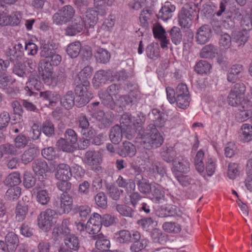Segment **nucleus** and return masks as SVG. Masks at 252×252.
<instances>
[{"mask_svg": "<svg viewBox=\"0 0 252 252\" xmlns=\"http://www.w3.org/2000/svg\"><path fill=\"white\" fill-rule=\"evenodd\" d=\"M23 47L22 44L18 43L16 44L9 51V55L11 56L10 59L12 61L15 60L18 61L23 57Z\"/></svg>", "mask_w": 252, "mask_h": 252, "instance_id": "nucleus-47", "label": "nucleus"}, {"mask_svg": "<svg viewBox=\"0 0 252 252\" xmlns=\"http://www.w3.org/2000/svg\"><path fill=\"white\" fill-rule=\"evenodd\" d=\"M75 14V10L70 5H65L55 13L52 17L53 23L62 25L69 21Z\"/></svg>", "mask_w": 252, "mask_h": 252, "instance_id": "nucleus-10", "label": "nucleus"}, {"mask_svg": "<svg viewBox=\"0 0 252 252\" xmlns=\"http://www.w3.org/2000/svg\"><path fill=\"white\" fill-rule=\"evenodd\" d=\"M13 72L15 75L23 78L27 77L29 74V71L27 69L26 64L21 62H18L14 64Z\"/></svg>", "mask_w": 252, "mask_h": 252, "instance_id": "nucleus-49", "label": "nucleus"}, {"mask_svg": "<svg viewBox=\"0 0 252 252\" xmlns=\"http://www.w3.org/2000/svg\"><path fill=\"white\" fill-rule=\"evenodd\" d=\"M116 22V16L110 14L107 18H106L103 24L97 29V32L100 35H103L109 33L112 30Z\"/></svg>", "mask_w": 252, "mask_h": 252, "instance_id": "nucleus-26", "label": "nucleus"}, {"mask_svg": "<svg viewBox=\"0 0 252 252\" xmlns=\"http://www.w3.org/2000/svg\"><path fill=\"white\" fill-rule=\"evenodd\" d=\"M95 57L98 62L105 63L109 61L110 58V54L107 50L103 48H99L97 51Z\"/></svg>", "mask_w": 252, "mask_h": 252, "instance_id": "nucleus-59", "label": "nucleus"}, {"mask_svg": "<svg viewBox=\"0 0 252 252\" xmlns=\"http://www.w3.org/2000/svg\"><path fill=\"white\" fill-rule=\"evenodd\" d=\"M192 18L191 11L183 8L178 15L179 25L182 27L189 28L192 24Z\"/></svg>", "mask_w": 252, "mask_h": 252, "instance_id": "nucleus-27", "label": "nucleus"}, {"mask_svg": "<svg viewBox=\"0 0 252 252\" xmlns=\"http://www.w3.org/2000/svg\"><path fill=\"white\" fill-rule=\"evenodd\" d=\"M172 170L175 175L179 173H186L189 171V163L185 158H177L173 160Z\"/></svg>", "mask_w": 252, "mask_h": 252, "instance_id": "nucleus-21", "label": "nucleus"}, {"mask_svg": "<svg viewBox=\"0 0 252 252\" xmlns=\"http://www.w3.org/2000/svg\"><path fill=\"white\" fill-rule=\"evenodd\" d=\"M55 176L58 180H69L72 176L70 167L66 164H60L57 168Z\"/></svg>", "mask_w": 252, "mask_h": 252, "instance_id": "nucleus-30", "label": "nucleus"}, {"mask_svg": "<svg viewBox=\"0 0 252 252\" xmlns=\"http://www.w3.org/2000/svg\"><path fill=\"white\" fill-rule=\"evenodd\" d=\"M78 128L82 135L87 138H92L95 134V130L90 126L88 119L85 116L78 119Z\"/></svg>", "mask_w": 252, "mask_h": 252, "instance_id": "nucleus-22", "label": "nucleus"}, {"mask_svg": "<svg viewBox=\"0 0 252 252\" xmlns=\"http://www.w3.org/2000/svg\"><path fill=\"white\" fill-rule=\"evenodd\" d=\"M21 189L19 187L9 188L5 193V197L10 200H17L21 195Z\"/></svg>", "mask_w": 252, "mask_h": 252, "instance_id": "nucleus-56", "label": "nucleus"}, {"mask_svg": "<svg viewBox=\"0 0 252 252\" xmlns=\"http://www.w3.org/2000/svg\"><path fill=\"white\" fill-rule=\"evenodd\" d=\"M21 182L20 174L17 172H14L8 175L4 181L6 185L13 187H17V186Z\"/></svg>", "mask_w": 252, "mask_h": 252, "instance_id": "nucleus-53", "label": "nucleus"}, {"mask_svg": "<svg viewBox=\"0 0 252 252\" xmlns=\"http://www.w3.org/2000/svg\"><path fill=\"white\" fill-rule=\"evenodd\" d=\"M240 172L238 164L231 162L228 164L227 175L230 179H236L239 175Z\"/></svg>", "mask_w": 252, "mask_h": 252, "instance_id": "nucleus-55", "label": "nucleus"}, {"mask_svg": "<svg viewBox=\"0 0 252 252\" xmlns=\"http://www.w3.org/2000/svg\"><path fill=\"white\" fill-rule=\"evenodd\" d=\"M167 98L168 101L172 104L176 102L177 105L180 108L185 109L189 106V94L175 96V91L171 87L166 88Z\"/></svg>", "mask_w": 252, "mask_h": 252, "instance_id": "nucleus-14", "label": "nucleus"}, {"mask_svg": "<svg viewBox=\"0 0 252 252\" xmlns=\"http://www.w3.org/2000/svg\"><path fill=\"white\" fill-rule=\"evenodd\" d=\"M28 211V206L24 203L19 202L15 210L16 219L18 221L23 220Z\"/></svg>", "mask_w": 252, "mask_h": 252, "instance_id": "nucleus-50", "label": "nucleus"}, {"mask_svg": "<svg viewBox=\"0 0 252 252\" xmlns=\"http://www.w3.org/2000/svg\"><path fill=\"white\" fill-rule=\"evenodd\" d=\"M101 216L98 213H94L90 217L86 223V232L92 235L94 239H96L97 235L100 232L102 226Z\"/></svg>", "mask_w": 252, "mask_h": 252, "instance_id": "nucleus-11", "label": "nucleus"}, {"mask_svg": "<svg viewBox=\"0 0 252 252\" xmlns=\"http://www.w3.org/2000/svg\"><path fill=\"white\" fill-rule=\"evenodd\" d=\"M121 87L119 84L110 85L106 92L100 91L98 94L102 103L111 109H115L114 99L120 95Z\"/></svg>", "mask_w": 252, "mask_h": 252, "instance_id": "nucleus-4", "label": "nucleus"}, {"mask_svg": "<svg viewBox=\"0 0 252 252\" xmlns=\"http://www.w3.org/2000/svg\"><path fill=\"white\" fill-rule=\"evenodd\" d=\"M94 4L97 11L93 9H88L83 20V24L86 29L94 27L98 21L97 15L104 16L108 11L105 0H94Z\"/></svg>", "mask_w": 252, "mask_h": 252, "instance_id": "nucleus-2", "label": "nucleus"}, {"mask_svg": "<svg viewBox=\"0 0 252 252\" xmlns=\"http://www.w3.org/2000/svg\"><path fill=\"white\" fill-rule=\"evenodd\" d=\"M158 217L161 218L168 217H177L183 218L186 220L188 216L185 210L176 206L170 205L165 210L162 209L161 212L158 214Z\"/></svg>", "mask_w": 252, "mask_h": 252, "instance_id": "nucleus-17", "label": "nucleus"}, {"mask_svg": "<svg viewBox=\"0 0 252 252\" xmlns=\"http://www.w3.org/2000/svg\"><path fill=\"white\" fill-rule=\"evenodd\" d=\"M136 152L135 147L129 142L125 141L123 142V145L120 147L119 151V154L122 157L134 156Z\"/></svg>", "mask_w": 252, "mask_h": 252, "instance_id": "nucleus-36", "label": "nucleus"}, {"mask_svg": "<svg viewBox=\"0 0 252 252\" xmlns=\"http://www.w3.org/2000/svg\"><path fill=\"white\" fill-rule=\"evenodd\" d=\"M23 47L22 44L18 43L16 44L9 51V55L11 56L10 59L12 61L15 60L18 61L23 57Z\"/></svg>", "mask_w": 252, "mask_h": 252, "instance_id": "nucleus-48", "label": "nucleus"}, {"mask_svg": "<svg viewBox=\"0 0 252 252\" xmlns=\"http://www.w3.org/2000/svg\"><path fill=\"white\" fill-rule=\"evenodd\" d=\"M8 252H15L19 243L18 236L13 232L8 233L5 238Z\"/></svg>", "mask_w": 252, "mask_h": 252, "instance_id": "nucleus-31", "label": "nucleus"}, {"mask_svg": "<svg viewBox=\"0 0 252 252\" xmlns=\"http://www.w3.org/2000/svg\"><path fill=\"white\" fill-rule=\"evenodd\" d=\"M41 87V82L36 77L33 76H30L24 89L25 95L29 96H35L37 94L34 92V91L39 90Z\"/></svg>", "mask_w": 252, "mask_h": 252, "instance_id": "nucleus-20", "label": "nucleus"}, {"mask_svg": "<svg viewBox=\"0 0 252 252\" xmlns=\"http://www.w3.org/2000/svg\"><path fill=\"white\" fill-rule=\"evenodd\" d=\"M162 228L167 232L178 233L181 230V225L172 221L164 222L162 225Z\"/></svg>", "mask_w": 252, "mask_h": 252, "instance_id": "nucleus-60", "label": "nucleus"}, {"mask_svg": "<svg viewBox=\"0 0 252 252\" xmlns=\"http://www.w3.org/2000/svg\"><path fill=\"white\" fill-rule=\"evenodd\" d=\"M115 108L118 106L120 108H123L128 105L132 102V98L127 95H119L117 98L114 99Z\"/></svg>", "mask_w": 252, "mask_h": 252, "instance_id": "nucleus-57", "label": "nucleus"}, {"mask_svg": "<svg viewBox=\"0 0 252 252\" xmlns=\"http://www.w3.org/2000/svg\"><path fill=\"white\" fill-rule=\"evenodd\" d=\"M84 160L90 165H97L101 160V155L98 152L89 151L86 153Z\"/></svg>", "mask_w": 252, "mask_h": 252, "instance_id": "nucleus-35", "label": "nucleus"}, {"mask_svg": "<svg viewBox=\"0 0 252 252\" xmlns=\"http://www.w3.org/2000/svg\"><path fill=\"white\" fill-rule=\"evenodd\" d=\"M133 243L130 247L131 252H139L144 249L147 246L149 241L144 237H142L137 231H132Z\"/></svg>", "mask_w": 252, "mask_h": 252, "instance_id": "nucleus-18", "label": "nucleus"}, {"mask_svg": "<svg viewBox=\"0 0 252 252\" xmlns=\"http://www.w3.org/2000/svg\"><path fill=\"white\" fill-rule=\"evenodd\" d=\"M246 90V86L243 83L235 84L227 96L229 105L233 107L241 105V103L247 99V97L244 98Z\"/></svg>", "mask_w": 252, "mask_h": 252, "instance_id": "nucleus-7", "label": "nucleus"}, {"mask_svg": "<svg viewBox=\"0 0 252 252\" xmlns=\"http://www.w3.org/2000/svg\"><path fill=\"white\" fill-rule=\"evenodd\" d=\"M250 37V33L242 30L235 31L232 34V40L239 47H242L248 41Z\"/></svg>", "mask_w": 252, "mask_h": 252, "instance_id": "nucleus-32", "label": "nucleus"}, {"mask_svg": "<svg viewBox=\"0 0 252 252\" xmlns=\"http://www.w3.org/2000/svg\"><path fill=\"white\" fill-rule=\"evenodd\" d=\"M153 32L155 38H158L160 42V46L162 49L167 48L170 43L169 40L165 35V31L160 25H154Z\"/></svg>", "mask_w": 252, "mask_h": 252, "instance_id": "nucleus-24", "label": "nucleus"}, {"mask_svg": "<svg viewBox=\"0 0 252 252\" xmlns=\"http://www.w3.org/2000/svg\"><path fill=\"white\" fill-rule=\"evenodd\" d=\"M147 56L149 59L156 60L160 56V48L158 44L152 43L147 46L146 49Z\"/></svg>", "mask_w": 252, "mask_h": 252, "instance_id": "nucleus-40", "label": "nucleus"}, {"mask_svg": "<svg viewBox=\"0 0 252 252\" xmlns=\"http://www.w3.org/2000/svg\"><path fill=\"white\" fill-rule=\"evenodd\" d=\"M83 20L81 17H76L71 25L67 27L65 30L66 35L74 36L81 32L84 28Z\"/></svg>", "mask_w": 252, "mask_h": 252, "instance_id": "nucleus-25", "label": "nucleus"}, {"mask_svg": "<svg viewBox=\"0 0 252 252\" xmlns=\"http://www.w3.org/2000/svg\"><path fill=\"white\" fill-rule=\"evenodd\" d=\"M40 96L48 101V106L49 107L55 106L59 99V95L57 93L49 91L41 92Z\"/></svg>", "mask_w": 252, "mask_h": 252, "instance_id": "nucleus-37", "label": "nucleus"}, {"mask_svg": "<svg viewBox=\"0 0 252 252\" xmlns=\"http://www.w3.org/2000/svg\"><path fill=\"white\" fill-rule=\"evenodd\" d=\"M212 35V31L208 25L200 27L196 33L195 39L198 44H204L208 42Z\"/></svg>", "mask_w": 252, "mask_h": 252, "instance_id": "nucleus-23", "label": "nucleus"}, {"mask_svg": "<svg viewBox=\"0 0 252 252\" xmlns=\"http://www.w3.org/2000/svg\"><path fill=\"white\" fill-rule=\"evenodd\" d=\"M212 68L211 65L207 61L201 60L195 65V71L199 74H207Z\"/></svg>", "mask_w": 252, "mask_h": 252, "instance_id": "nucleus-54", "label": "nucleus"}, {"mask_svg": "<svg viewBox=\"0 0 252 252\" xmlns=\"http://www.w3.org/2000/svg\"><path fill=\"white\" fill-rule=\"evenodd\" d=\"M29 139L24 135H19L15 139V146L7 144L0 147V152L10 154H18V149L24 148L28 143Z\"/></svg>", "mask_w": 252, "mask_h": 252, "instance_id": "nucleus-12", "label": "nucleus"}, {"mask_svg": "<svg viewBox=\"0 0 252 252\" xmlns=\"http://www.w3.org/2000/svg\"><path fill=\"white\" fill-rule=\"evenodd\" d=\"M170 35L172 42L176 44H179L182 39V35L180 29L177 27H173L170 31Z\"/></svg>", "mask_w": 252, "mask_h": 252, "instance_id": "nucleus-58", "label": "nucleus"}, {"mask_svg": "<svg viewBox=\"0 0 252 252\" xmlns=\"http://www.w3.org/2000/svg\"><path fill=\"white\" fill-rule=\"evenodd\" d=\"M65 246L71 250L76 251L80 247V240L75 235H67L64 240Z\"/></svg>", "mask_w": 252, "mask_h": 252, "instance_id": "nucleus-42", "label": "nucleus"}, {"mask_svg": "<svg viewBox=\"0 0 252 252\" xmlns=\"http://www.w3.org/2000/svg\"><path fill=\"white\" fill-rule=\"evenodd\" d=\"M175 10V6L170 2L166 1L159 10L158 17L159 19L166 21L172 16V13Z\"/></svg>", "mask_w": 252, "mask_h": 252, "instance_id": "nucleus-28", "label": "nucleus"}, {"mask_svg": "<svg viewBox=\"0 0 252 252\" xmlns=\"http://www.w3.org/2000/svg\"><path fill=\"white\" fill-rule=\"evenodd\" d=\"M42 132L47 136H51L54 133L55 127L52 122L47 120L43 122L41 127Z\"/></svg>", "mask_w": 252, "mask_h": 252, "instance_id": "nucleus-64", "label": "nucleus"}, {"mask_svg": "<svg viewBox=\"0 0 252 252\" xmlns=\"http://www.w3.org/2000/svg\"><path fill=\"white\" fill-rule=\"evenodd\" d=\"M243 71V67L241 64H234L230 68L228 75L227 80L229 82L234 83L241 76Z\"/></svg>", "mask_w": 252, "mask_h": 252, "instance_id": "nucleus-33", "label": "nucleus"}, {"mask_svg": "<svg viewBox=\"0 0 252 252\" xmlns=\"http://www.w3.org/2000/svg\"><path fill=\"white\" fill-rule=\"evenodd\" d=\"M114 238L117 242L127 243L132 239V233L126 230H122L115 233Z\"/></svg>", "mask_w": 252, "mask_h": 252, "instance_id": "nucleus-43", "label": "nucleus"}, {"mask_svg": "<svg viewBox=\"0 0 252 252\" xmlns=\"http://www.w3.org/2000/svg\"><path fill=\"white\" fill-rule=\"evenodd\" d=\"M116 183L119 187L125 189L127 192H131L135 189V184L132 180L125 179L121 176L118 177Z\"/></svg>", "mask_w": 252, "mask_h": 252, "instance_id": "nucleus-38", "label": "nucleus"}, {"mask_svg": "<svg viewBox=\"0 0 252 252\" xmlns=\"http://www.w3.org/2000/svg\"><path fill=\"white\" fill-rule=\"evenodd\" d=\"M93 71V69L92 67L87 66L80 71L78 77L79 80L81 82V83H84L86 81H89L88 79L91 77Z\"/></svg>", "mask_w": 252, "mask_h": 252, "instance_id": "nucleus-62", "label": "nucleus"}, {"mask_svg": "<svg viewBox=\"0 0 252 252\" xmlns=\"http://www.w3.org/2000/svg\"><path fill=\"white\" fill-rule=\"evenodd\" d=\"M77 141L75 132L72 129H67L65 133V138H60L57 142L58 148L63 152H71L73 151L74 145Z\"/></svg>", "mask_w": 252, "mask_h": 252, "instance_id": "nucleus-9", "label": "nucleus"}, {"mask_svg": "<svg viewBox=\"0 0 252 252\" xmlns=\"http://www.w3.org/2000/svg\"><path fill=\"white\" fill-rule=\"evenodd\" d=\"M22 16L21 13L16 11L8 15L5 12L0 13V26H17L20 24Z\"/></svg>", "mask_w": 252, "mask_h": 252, "instance_id": "nucleus-16", "label": "nucleus"}, {"mask_svg": "<svg viewBox=\"0 0 252 252\" xmlns=\"http://www.w3.org/2000/svg\"><path fill=\"white\" fill-rule=\"evenodd\" d=\"M217 159L214 157L209 156L206 160L205 169L208 176H212L215 172Z\"/></svg>", "mask_w": 252, "mask_h": 252, "instance_id": "nucleus-51", "label": "nucleus"}, {"mask_svg": "<svg viewBox=\"0 0 252 252\" xmlns=\"http://www.w3.org/2000/svg\"><path fill=\"white\" fill-rule=\"evenodd\" d=\"M74 99L73 93L72 91H68L61 97V104L66 109H70L74 105Z\"/></svg>", "mask_w": 252, "mask_h": 252, "instance_id": "nucleus-39", "label": "nucleus"}, {"mask_svg": "<svg viewBox=\"0 0 252 252\" xmlns=\"http://www.w3.org/2000/svg\"><path fill=\"white\" fill-rule=\"evenodd\" d=\"M217 53V49L212 44H208L202 48L200 52L202 58L212 59Z\"/></svg>", "mask_w": 252, "mask_h": 252, "instance_id": "nucleus-41", "label": "nucleus"}, {"mask_svg": "<svg viewBox=\"0 0 252 252\" xmlns=\"http://www.w3.org/2000/svg\"><path fill=\"white\" fill-rule=\"evenodd\" d=\"M12 80L11 77L8 74H4L2 76H0V88L3 90H6V93H10V91L12 90L10 88L9 85L11 84Z\"/></svg>", "mask_w": 252, "mask_h": 252, "instance_id": "nucleus-63", "label": "nucleus"}, {"mask_svg": "<svg viewBox=\"0 0 252 252\" xmlns=\"http://www.w3.org/2000/svg\"><path fill=\"white\" fill-rule=\"evenodd\" d=\"M240 137L244 142L252 140V126L249 124H243L241 128Z\"/></svg>", "mask_w": 252, "mask_h": 252, "instance_id": "nucleus-45", "label": "nucleus"}, {"mask_svg": "<svg viewBox=\"0 0 252 252\" xmlns=\"http://www.w3.org/2000/svg\"><path fill=\"white\" fill-rule=\"evenodd\" d=\"M163 142V138L155 127V126H149L147 129L143 132L141 137V143L143 147L150 149L153 147L160 146Z\"/></svg>", "mask_w": 252, "mask_h": 252, "instance_id": "nucleus-3", "label": "nucleus"}, {"mask_svg": "<svg viewBox=\"0 0 252 252\" xmlns=\"http://www.w3.org/2000/svg\"><path fill=\"white\" fill-rule=\"evenodd\" d=\"M112 76V72L110 70H100L98 71L95 73L93 79L92 83L94 87L97 89L105 84L111 79Z\"/></svg>", "mask_w": 252, "mask_h": 252, "instance_id": "nucleus-19", "label": "nucleus"}, {"mask_svg": "<svg viewBox=\"0 0 252 252\" xmlns=\"http://www.w3.org/2000/svg\"><path fill=\"white\" fill-rule=\"evenodd\" d=\"M60 209L63 213H68L72 209L73 198L67 193H62L60 197Z\"/></svg>", "mask_w": 252, "mask_h": 252, "instance_id": "nucleus-29", "label": "nucleus"}, {"mask_svg": "<svg viewBox=\"0 0 252 252\" xmlns=\"http://www.w3.org/2000/svg\"><path fill=\"white\" fill-rule=\"evenodd\" d=\"M56 212L50 209L42 212L37 218L39 227L44 231H49L56 222Z\"/></svg>", "mask_w": 252, "mask_h": 252, "instance_id": "nucleus-8", "label": "nucleus"}, {"mask_svg": "<svg viewBox=\"0 0 252 252\" xmlns=\"http://www.w3.org/2000/svg\"><path fill=\"white\" fill-rule=\"evenodd\" d=\"M81 47V43L79 41L70 43L66 49L67 54L72 58L77 57L80 52Z\"/></svg>", "mask_w": 252, "mask_h": 252, "instance_id": "nucleus-52", "label": "nucleus"}, {"mask_svg": "<svg viewBox=\"0 0 252 252\" xmlns=\"http://www.w3.org/2000/svg\"><path fill=\"white\" fill-rule=\"evenodd\" d=\"M116 208L119 213L123 216L131 218L133 216L134 211L128 206L118 204Z\"/></svg>", "mask_w": 252, "mask_h": 252, "instance_id": "nucleus-61", "label": "nucleus"}, {"mask_svg": "<svg viewBox=\"0 0 252 252\" xmlns=\"http://www.w3.org/2000/svg\"><path fill=\"white\" fill-rule=\"evenodd\" d=\"M252 115V101L247 98L239 106L236 118L238 122H242L249 119Z\"/></svg>", "mask_w": 252, "mask_h": 252, "instance_id": "nucleus-15", "label": "nucleus"}, {"mask_svg": "<svg viewBox=\"0 0 252 252\" xmlns=\"http://www.w3.org/2000/svg\"><path fill=\"white\" fill-rule=\"evenodd\" d=\"M32 169L36 175L43 177L48 171V167L44 160L38 159L33 162Z\"/></svg>", "mask_w": 252, "mask_h": 252, "instance_id": "nucleus-34", "label": "nucleus"}, {"mask_svg": "<svg viewBox=\"0 0 252 252\" xmlns=\"http://www.w3.org/2000/svg\"><path fill=\"white\" fill-rule=\"evenodd\" d=\"M39 153V150L36 147H32L26 151L22 156V161L26 164L31 162Z\"/></svg>", "mask_w": 252, "mask_h": 252, "instance_id": "nucleus-46", "label": "nucleus"}, {"mask_svg": "<svg viewBox=\"0 0 252 252\" xmlns=\"http://www.w3.org/2000/svg\"><path fill=\"white\" fill-rule=\"evenodd\" d=\"M99 102H94L88 105V108L90 115L94 118L100 122L104 126H109L111 119L108 114H106L99 107Z\"/></svg>", "mask_w": 252, "mask_h": 252, "instance_id": "nucleus-13", "label": "nucleus"}, {"mask_svg": "<svg viewBox=\"0 0 252 252\" xmlns=\"http://www.w3.org/2000/svg\"><path fill=\"white\" fill-rule=\"evenodd\" d=\"M90 82L85 81L76 86L75 89L76 105L81 107L86 104L93 98V94L89 91Z\"/></svg>", "mask_w": 252, "mask_h": 252, "instance_id": "nucleus-6", "label": "nucleus"}, {"mask_svg": "<svg viewBox=\"0 0 252 252\" xmlns=\"http://www.w3.org/2000/svg\"><path fill=\"white\" fill-rule=\"evenodd\" d=\"M145 121V117L141 113L136 117H132L128 113L123 114L120 120L121 126L116 125L111 129V141L115 144H118L122 140L123 133L127 139H132L137 130L141 128Z\"/></svg>", "mask_w": 252, "mask_h": 252, "instance_id": "nucleus-1", "label": "nucleus"}, {"mask_svg": "<svg viewBox=\"0 0 252 252\" xmlns=\"http://www.w3.org/2000/svg\"><path fill=\"white\" fill-rule=\"evenodd\" d=\"M204 153L202 150L197 152L195 159L194 165L196 170L203 176H205L204 165L203 162Z\"/></svg>", "mask_w": 252, "mask_h": 252, "instance_id": "nucleus-44", "label": "nucleus"}, {"mask_svg": "<svg viewBox=\"0 0 252 252\" xmlns=\"http://www.w3.org/2000/svg\"><path fill=\"white\" fill-rule=\"evenodd\" d=\"M39 75L44 83L47 85H56L58 82L56 76L53 74V68L51 64L46 60H40L38 68Z\"/></svg>", "mask_w": 252, "mask_h": 252, "instance_id": "nucleus-5", "label": "nucleus"}]
</instances>
